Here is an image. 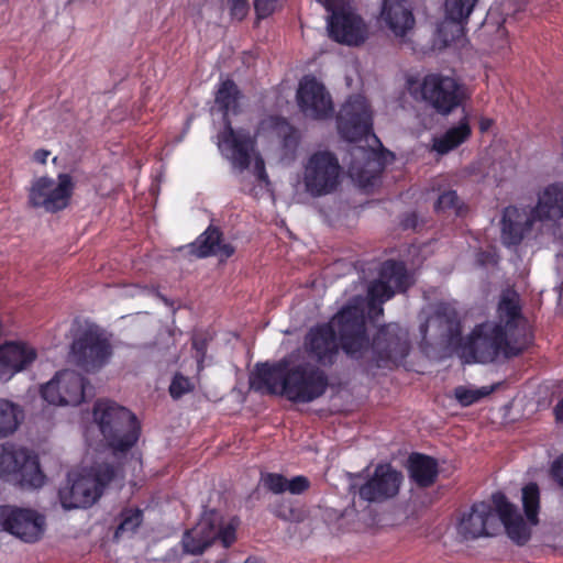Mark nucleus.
<instances>
[{"label":"nucleus","mask_w":563,"mask_h":563,"mask_svg":"<svg viewBox=\"0 0 563 563\" xmlns=\"http://www.w3.org/2000/svg\"><path fill=\"white\" fill-rule=\"evenodd\" d=\"M336 332L340 345L349 357L364 360L376 367H386L409 354L408 333L397 323L382 327L373 341H369L363 300L354 298L330 323L317 324L307 332L302 355H309L321 366L333 365L339 354Z\"/></svg>","instance_id":"1"},{"label":"nucleus","mask_w":563,"mask_h":563,"mask_svg":"<svg viewBox=\"0 0 563 563\" xmlns=\"http://www.w3.org/2000/svg\"><path fill=\"white\" fill-rule=\"evenodd\" d=\"M533 341L519 294L507 288L499 297L496 320L477 324L462 339L456 352L465 363H493L520 355Z\"/></svg>","instance_id":"2"},{"label":"nucleus","mask_w":563,"mask_h":563,"mask_svg":"<svg viewBox=\"0 0 563 563\" xmlns=\"http://www.w3.org/2000/svg\"><path fill=\"white\" fill-rule=\"evenodd\" d=\"M494 507L485 501L475 503L467 514H464L457 525L459 534L465 540L492 537L500 523L507 536L518 545L526 544L531 538V527L539 525L540 489L536 483H529L521 489V501L526 520L516 505L497 492L493 494Z\"/></svg>","instance_id":"3"},{"label":"nucleus","mask_w":563,"mask_h":563,"mask_svg":"<svg viewBox=\"0 0 563 563\" xmlns=\"http://www.w3.org/2000/svg\"><path fill=\"white\" fill-rule=\"evenodd\" d=\"M251 385L292 402L308 404L325 394L329 378L319 365L307 361L301 350H297L274 364H256Z\"/></svg>","instance_id":"4"},{"label":"nucleus","mask_w":563,"mask_h":563,"mask_svg":"<svg viewBox=\"0 0 563 563\" xmlns=\"http://www.w3.org/2000/svg\"><path fill=\"white\" fill-rule=\"evenodd\" d=\"M93 420L114 454L129 451L139 440L140 424L134 413L111 400H98Z\"/></svg>","instance_id":"5"},{"label":"nucleus","mask_w":563,"mask_h":563,"mask_svg":"<svg viewBox=\"0 0 563 563\" xmlns=\"http://www.w3.org/2000/svg\"><path fill=\"white\" fill-rule=\"evenodd\" d=\"M407 88L415 99L427 102L442 115L453 112L466 97L462 84L454 77L440 73L428 74L421 79L409 78Z\"/></svg>","instance_id":"6"},{"label":"nucleus","mask_w":563,"mask_h":563,"mask_svg":"<svg viewBox=\"0 0 563 563\" xmlns=\"http://www.w3.org/2000/svg\"><path fill=\"white\" fill-rule=\"evenodd\" d=\"M115 475V468L108 463L97 464L78 474L69 475L68 484L58 493L62 506L66 509L90 507L100 498Z\"/></svg>","instance_id":"7"},{"label":"nucleus","mask_w":563,"mask_h":563,"mask_svg":"<svg viewBox=\"0 0 563 563\" xmlns=\"http://www.w3.org/2000/svg\"><path fill=\"white\" fill-rule=\"evenodd\" d=\"M238 526L239 520L235 518L224 521L220 512L205 511L196 526L184 533V552L192 555L202 554L216 541L229 548L236 539Z\"/></svg>","instance_id":"8"},{"label":"nucleus","mask_w":563,"mask_h":563,"mask_svg":"<svg viewBox=\"0 0 563 563\" xmlns=\"http://www.w3.org/2000/svg\"><path fill=\"white\" fill-rule=\"evenodd\" d=\"M342 167L338 157L329 151L312 153L303 164L302 184L312 198L333 194L341 183Z\"/></svg>","instance_id":"9"},{"label":"nucleus","mask_w":563,"mask_h":563,"mask_svg":"<svg viewBox=\"0 0 563 563\" xmlns=\"http://www.w3.org/2000/svg\"><path fill=\"white\" fill-rule=\"evenodd\" d=\"M0 478L21 487L37 488L44 484V474L37 456L12 443L0 445Z\"/></svg>","instance_id":"10"},{"label":"nucleus","mask_w":563,"mask_h":563,"mask_svg":"<svg viewBox=\"0 0 563 563\" xmlns=\"http://www.w3.org/2000/svg\"><path fill=\"white\" fill-rule=\"evenodd\" d=\"M361 477V473L349 474L350 492L371 504H383L394 499L399 494L404 482L402 473L389 463L377 464L366 481L358 485L356 481Z\"/></svg>","instance_id":"11"},{"label":"nucleus","mask_w":563,"mask_h":563,"mask_svg":"<svg viewBox=\"0 0 563 563\" xmlns=\"http://www.w3.org/2000/svg\"><path fill=\"white\" fill-rule=\"evenodd\" d=\"M113 349L110 340L98 328L81 331L70 345V357L76 366L95 373L111 360Z\"/></svg>","instance_id":"12"},{"label":"nucleus","mask_w":563,"mask_h":563,"mask_svg":"<svg viewBox=\"0 0 563 563\" xmlns=\"http://www.w3.org/2000/svg\"><path fill=\"white\" fill-rule=\"evenodd\" d=\"M74 188L73 178L68 174H59L57 180L42 176L32 181L27 202L32 208L55 213L68 207Z\"/></svg>","instance_id":"13"},{"label":"nucleus","mask_w":563,"mask_h":563,"mask_svg":"<svg viewBox=\"0 0 563 563\" xmlns=\"http://www.w3.org/2000/svg\"><path fill=\"white\" fill-rule=\"evenodd\" d=\"M409 287V277L404 263L386 261L379 273V278L368 286V314L372 319L384 312L382 305L391 299L396 291H405Z\"/></svg>","instance_id":"14"},{"label":"nucleus","mask_w":563,"mask_h":563,"mask_svg":"<svg viewBox=\"0 0 563 563\" xmlns=\"http://www.w3.org/2000/svg\"><path fill=\"white\" fill-rule=\"evenodd\" d=\"M0 527L25 543L40 541L46 530V518L32 508L11 505L0 506Z\"/></svg>","instance_id":"15"},{"label":"nucleus","mask_w":563,"mask_h":563,"mask_svg":"<svg viewBox=\"0 0 563 563\" xmlns=\"http://www.w3.org/2000/svg\"><path fill=\"white\" fill-rule=\"evenodd\" d=\"M338 130L349 142L360 141L372 133V111L367 100L361 96L350 97L339 111Z\"/></svg>","instance_id":"16"},{"label":"nucleus","mask_w":563,"mask_h":563,"mask_svg":"<svg viewBox=\"0 0 563 563\" xmlns=\"http://www.w3.org/2000/svg\"><path fill=\"white\" fill-rule=\"evenodd\" d=\"M41 394L51 405L78 406L86 398L87 380L75 371L65 369L46 383Z\"/></svg>","instance_id":"17"},{"label":"nucleus","mask_w":563,"mask_h":563,"mask_svg":"<svg viewBox=\"0 0 563 563\" xmlns=\"http://www.w3.org/2000/svg\"><path fill=\"white\" fill-rule=\"evenodd\" d=\"M325 9L330 13L327 27L335 42L360 45L366 40L367 27L351 8H338L332 0H325Z\"/></svg>","instance_id":"18"},{"label":"nucleus","mask_w":563,"mask_h":563,"mask_svg":"<svg viewBox=\"0 0 563 563\" xmlns=\"http://www.w3.org/2000/svg\"><path fill=\"white\" fill-rule=\"evenodd\" d=\"M218 146L233 168L240 172L247 169L255 156V139L246 130H234L231 120H227L218 135Z\"/></svg>","instance_id":"19"},{"label":"nucleus","mask_w":563,"mask_h":563,"mask_svg":"<svg viewBox=\"0 0 563 563\" xmlns=\"http://www.w3.org/2000/svg\"><path fill=\"white\" fill-rule=\"evenodd\" d=\"M297 101L306 117L324 120L333 114V102L325 87L312 76H305L297 90Z\"/></svg>","instance_id":"20"},{"label":"nucleus","mask_w":563,"mask_h":563,"mask_svg":"<svg viewBox=\"0 0 563 563\" xmlns=\"http://www.w3.org/2000/svg\"><path fill=\"white\" fill-rule=\"evenodd\" d=\"M432 328L437 335L448 346L457 350L461 338V321L455 307L448 302L437 305L434 312L420 325L422 338L426 339L428 329Z\"/></svg>","instance_id":"21"},{"label":"nucleus","mask_w":563,"mask_h":563,"mask_svg":"<svg viewBox=\"0 0 563 563\" xmlns=\"http://www.w3.org/2000/svg\"><path fill=\"white\" fill-rule=\"evenodd\" d=\"M379 21L394 36L399 38H404L416 24L408 0H383Z\"/></svg>","instance_id":"22"},{"label":"nucleus","mask_w":563,"mask_h":563,"mask_svg":"<svg viewBox=\"0 0 563 563\" xmlns=\"http://www.w3.org/2000/svg\"><path fill=\"white\" fill-rule=\"evenodd\" d=\"M536 222L532 208H518L509 206L505 208L501 218V238L506 245H518L525 235L532 230Z\"/></svg>","instance_id":"23"},{"label":"nucleus","mask_w":563,"mask_h":563,"mask_svg":"<svg viewBox=\"0 0 563 563\" xmlns=\"http://www.w3.org/2000/svg\"><path fill=\"white\" fill-rule=\"evenodd\" d=\"M36 358V351L22 342H7L0 345V379L8 380L15 373L25 369Z\"/></svg>","instance_id":"24"},{"label":"nucleus","mask_w":563,"mask_h":563,"mask_svg":"<svg viewBox=\"0 0 563 563\" xmlns=\"http://www.w3.org/2000/svg\"><path fill=\"white\" fill-rule=\"evenodd\" d=\"M539 222L558 221L563 218V185L551 184L538 194V201L532 207Z\"/></svg>","instance_id":"25"},{"label":"nucleus","mask_w":563,"mask_h":563,"mask_svg":"<svg viewBox=\"0 0 563 563\" xmlns=\"http://www.w3.org/2000/svg\"><path fill=\"white\" fill-rule=\"evenodd\" d=\"M222 233L218 228L210 225L199 238L194 242L191 253L199 258L208 256H218L221 261L229 258L234 253V247L231 244L221 242Z\"/></svg>","instance_id":"26"},{"label":"nucleus","mask_w":563,"mask_h":563,"mask_svg":"<svg viewBox=\"0 0 563 563\" xmlns=\"http://www.w3.org/2000/svg\"><path fill=\"white\" fill-rule=\"evenodd\" d=\"M409 478L418 487L427 488L434 484L439 465L435 459L421 454L412 453L408 459Z\"/></svg>","instance_id":"27"},{"label":"nucleus","mask_w":563,"mask_h":563,"mask_svg":"<svg viewBox=\"0 0 563 563\" xmlns=\"http://www.w3.org/2000/svg\"><path fill=\"white\" fill-rule=\"evenodd\" d=\"M352 154L355 157L361 158L363 163L354 161L350 164L349 173L351 177L360 181L362 185L373 184L376 175L380 173L383 168L382 163L376 157V154L365 147H354Z\"/></svg>","instance_id":"28"},{"label":"nucleus","mask_w":563,"mask_h":563,"mask_svg":"<svg viewBox=\"0 0 563 563\" xmlns=\"http://www.w3.org/2000/svg\"><path fill=\"white\" fill-rule=\"evenodd\" d=\"M241 98L242 93L232 79L219 82L214 92V109L222 114L224 125L227 120H230V114L240 112Z\"/></svg>","instance_id":"29"},{"label":"nucleus","mask_w":563,"mask_h":563,"mask_svg":"<svg viewBox=\"0 0 563 563\" xmlns=\"http://www.w3.org/2000/svg\"><path fill=\"white\" fill-rule=\"evenodd\" d=\"M263 487L275 495L289 492L292 495H300L310 488V481L303 475H297L291 479L279 473H264L261 475Z\"/></svg>","instance_id":"30"},{"label":"nucleus","mask_w":563,"mask_h":563,"mask_svg":"<svg viewBox=\"0 0 563 563\" xmlns=\"http://www.w3.org/2000/svg\"><path fill=\"white\" fill-rule=\"evenodd\" d=\"M471 135V128L466 120H463L456 126L450 128L443 135L433 139L432 148L440 155L448 154Z\"/></svg>","instance_id":"31"},{"label":"nucleus","mask_w":563,"mask_h":563,"mask_svg":"<svg viewBox=\"0 0 563 563\" xmlns=\"http://www.w3.org/2000/svg\"><path fill=\"white\" fill-rule=\"evenodd\" d=\"M274 131L280 141L283 159L292 161L300 142L298 130L285 119L276 118L274 120Z\"/></svg>","instance_id":"32"},{"label":"nucleus","mask_w":563,"mask_h":563,"mask_svg":"<svg viewBox=\"0 0 563 563\" xmlns=\"http://www.w3.org/2000/svg\"><path fill=\"white\" fill-rule=\"evenodd\" d=\"M119 525L114 531V539L118 540L125 536H132L136 532L143 522V510L140 508L126 507L119 514Z\"/></svg>","instance_id":"33"},{"label":"nucleus","mask_w":563,"mask_h":563,"mask_svg":"<svg viewBox=\"0 0 563 563\" xmlns=\"http://www.w3.org/2000/svg\"><path fill=\"white\" fill-rule=\"evenodd\" d=\"M21 411L13 402L0 399V437H7L13 433L19 423Z\"/></svg>","instance_id":"34"},{"label":"nucleus","mask_w":563,"mask_h":563,"mask_svg":"<svg viewBox=\"0 0 563 563\" xmlns=\"http://www.w3.org/2000/svg\"><path fill=\"white\" fill-rule=\"evenodd\" d=\"M477 0H444L445 16L456 23L466 21L473 12Z\"/></svg>","instance_id":"35"},{"label":"nucleus","mask_w":563,"mask_h":563,"mask_svg":"<svg viewBox=\"0 0 563 563\" xmlns=\"http://www.w3.org/2000/svg\"><path fill=\"white\" fill-rule=\"evenodd\" d=\"M494 386H484L482 388L476 389L460 386L455 388L454 394L459 402L462 406L466 407L490 395L494 391Z\"/></svg>","instance_id":"36"},{"label":"nucleus","mask_w":563,"mask_h":563,"mask_svg":"<svg viewBox=\"0 0 563 563\" xmlns=\"http://www.w3.org/2000/svg\"><path fill=\"white\" fill-rule=\"evenodd\" d=\"M462 202L454 190H449L439 196L434 208L437 211L452 210L456 214L462 211Z\"/></svg>","instance_id":"37"},{"label":"nucleus","mask_w":563,"mask_h":563,"mask_svg":"<svg viewBox=\"0 0 563 563\" xmlns=\"http://www.w3.org/2000/svg\"><path fill=\"white\" fill-rule=\"evenodd\" d=\"M192 388L194 386L188 377H185L181 374H176L169 386V394L174 399H178L185 394L191 391Z\"/></svg>","instance_id":"38"},{"label":"nucleus","mask_w":563,"mask_h":563,"mask_svg":"<svg viewBox=\"0 0 563 563\" xmlns=\"http://www.w3.org/2000/svg\"><path fill=\"white\" fill-rule=\"evenodd\" d=\"M274 515L285 521H300L301 511L294 508L290 501L277 504L273 510Z\"/></svg>","instance_id":"39"},{"label":"nucleus","mask_w":563,"mask_h":563,"mask_svg":"<svg viewBox=\"0 0 563 563\" xmlns=\"http://www.w3.org/2000/svg\"><path fill=\"white\" fill-rule=\"evenodd\" d=\"M231 16L238 21H242L249 12L247 0H230Z\"/></svg>","instance_id":"40"},{"label":"nucleus","mask_w":563,"mask_h":563,"mask_svg":"<svg viewBox=\"0 0 563 563\" xmlns=\"http://www.w3.org/2000/svg\"><path fill=\"white\" fill-rule=\"evenodd\" d=\"M277 0H255L254 8L260 19L271 15L276 7Z\"/></svg>","instance_id":"41"},{"label":"nucleus","mask_w":563,"mask_h":563,"mask_svg":"<svg viewBox=\"0 0 563 563\" xmlns=\"http://www.w3.org/2000/svg\"><path fill=\"white\" fill-rule=\"evenodd\" d=\"M254 174L260 181L268 184V175L265 169V163L258 154L254 156Z\"/></svg>","instance_id":"42"},{"label":"nucleus","mask_w":563,"mask_h":563,"mask_svg":"<svg viewBox=\"0 0 563 563\" xmlns=\"http://www.w3.org/2000/svg\"><path fill=\"white\" fill-rule=\"evenodd\" d=\"M551 474L555 482L563 488V454L552 463Z\"/></svg>","instance_id":"43"},{"label":"nucleus","mask_w":563,"mask_h":563,"mask_svg":"<svg viewBox=\"0 0 563 563\" xmlns=\"http://www.w3.org/2000/svg\"><path fill=\"white\" fill-rule=\"evenodd\" d=\"M192 347L196 350L197 352V358H198V362H202L205 355H206V350H207V343H206V340H202V339H194L192 340Z\"/></svg>","instance_id":"44"},{"label":"nucleus","mask_w":563,"mask_h":563,"mask_svg":"<svg viewBox=\"0 0 563 563\" xmlns=\"http://www.w3.org/2000/svg\"><path fill=\"white\" fill-rule=\"evenodd\" d=\"M49 155V152L48 151H45V150H37L33 157L36 162L41 163V164H45L46 161H47V157Z\"/></svg>","instance_id":"45"},{"label":"nucleus","mask_w":563,"mask_h":563,"mask_svg":"<svg viewBox=\"0 0 563 563\" xmlns=\"http://www.w3.org/2000/svg\"><path fill=\"white\" fill-rule=\"evenodd\" d=\"M417 224V218L416 214H410L404 221L401 222V225L404 229L415 228Z\"/></svg>","instance_id":"46"},{"label":"nucleus","mask_w":563,"mask_h":563,"mask_svg":"<svg viewBox=\"0 0 563 563\" xmlns=\"http://www.w3.org/2000/svg\"><path fill=\"white\" fill-rule=\"evenodd\" d=\"M554 415L558 421H563V398L554 407Z\"/></svg>","instance_id":"47"},{"label":"nucleus","mask_w":563,"mask_h":563,"mask_svg":"<svg viewBox=\"0 0 563 563\" xmlns=\"http://www.w3.org/2000/svg\"><path fill=\"white\" fill-rule=\"evenodd\" d=\"M493 121L490 119H482L479 122V128L482 131H486L492 125Z\"/></svg>","instance_id":"48"}]
</instances>
